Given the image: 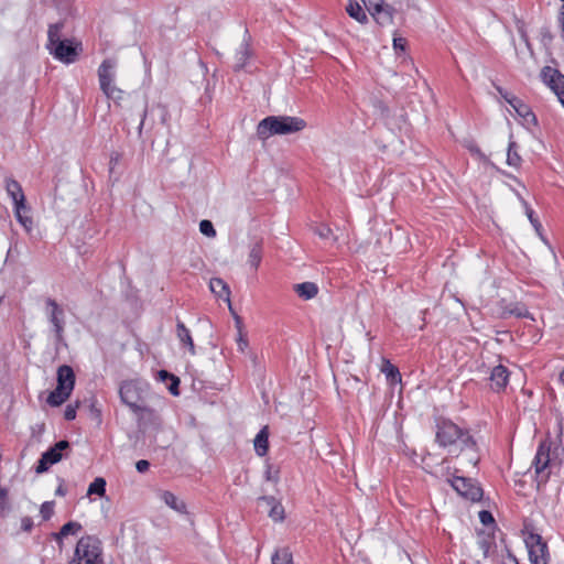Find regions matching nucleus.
Listing matches in <instances>:
<instances>
[{
	"instance_id": "1",
	"label": "nucleus",
	"mask_w": 564,
	"mask_h": 564,
	"mask_svg": "<svg viewBox=\"0 0 564 564\" xmlns=\"http://www.w3.org/2000/svg\"><path fill=\"white\" fill-rule=\"evenodd\" d=\"M436 442L441 447H447L449 453H466V459L473 466L479 462L476 452V442L469 435L468 431L462 430L452 421H441L437 423Z\"/></svg>"
},
{
	"instance_id": "2",
	"label": "nucleus",
	"mask_w": 564,
	"mask_h": 564,
	"mask_svg": "<svg viewBox=\"0 0 564 564\" xmlns=\"http://www.w3.org/2000/svg\"><path fill=\"white\" fill-rule=\"evenodd\" d=\"M305 127V120L300 117L270 116L258 123L257 135L264 141L275 134L285 135L302 131Z\"/></svg>"
},
{
	"instance_id": "3",
	"label": "nucleus",
	"mask_w": 564,
	"mask_h": 564,
	"mask_svg": "<svg viewBox=\"0 0 564 564\" xmlns=\"http://www.w3.org/2000/svg\"><path fill=\"white\" fill-rule=\"evenodd\" d=\"M149 384L143 381L129 380L121 383L119 395L121 401L139 417L152 415L153 410L145 405L144 400Z\"/></svg>"
},
{
	"instance_id": "4",
	"label": "nucleus",
	"mask_w": 564,
	"mask_h": 564,
	"mask_svg": "<svg viewBox=\"0 0 564 564\" xmlns=\"http://www.w3.org/2000/svg\"><path fill=\"white\" fill-rule=\"evenodd\" d=\"M75 386V373L72 367L67 365L59 366L57 369V386L47 397V403L51 406L63 404L72 394Z\"/></svg>"
},
{
	"instance_id": "5",
	"label": "nucleus",
	"mask_w": 564,
	"mask_h": 564,
	"mask_svg": "<svg viewBox=\"0 0 564 564\" xmlns=\"http://www.w3.org/2000/svg\"><path fill=\"white\" fill-rule=\"evenodd\" d=\"M69 564H102L100 542L93 536L80 538Z\"/></svg>"
},
{
	"instance_id": "6",
	"label": "nucleus",
	"mask_w": 564,
	"mask_h": 564,
	"mask_svg": "<svg viewBox=\"0 0 564 564\" xmlns=\"http://www.w3.org/2000/svg\"><path fill=\"white\" fill-rule=\"evenodd\" d=\"M117 61L113 58L105 59L98 68V79L101 91L113 100L122 98L123 91L118 88L113 82L116 77Z\"/></svg>"
},
{
	"instance_id": "7",
	"label": "nucleus",
	"mask_w": 564,
	"mask_h": 564,
	"mask_svg": "<svg viewBox=\"0 0 564 564\" xmlns=\"http://www.w3.org/2000/svg\"><path fill=\"white\" fill-rule=\"evenodd\" d=\"M361 1L375 21L381 26L391 25L395 14L400 11L395 6L388 3L386 0Z\"/></svg>"
},
{
	"instance_id": "8",
	"label": "nucleus",
	"mask_w": 564,
	"mask_h": 564,
	"mask_svg": "<svg viewBox=\"0 0 564 564\" xmlns=\"http://www.w3.org/2000/svg\"><path fill=\"white\" fill-rule=\"evenodd\" d=\"M45 313L53 327L55 344L58 346L64 343L65 312L54 299L47 297Z\"/></svg>"
},
{
	"instance_id": "9",
	"label": "nucleus",
	"mask_w": 564,
	"mask_h": 564,
	"mask_svg": "<svg viewBox=\"0 0 564 564\" xmlns=\"http://www.w3.org/2000/svg\"><path fill=\"white\" fill-rule=\"evenodd\" d=\"M83 52V45L75 39H64L48 52L55 59L64 64L75 63Z\"/></svg>"
},
{
	"instance_id": "10",
	"label": "nucleus",
	"mask_w": 564,
	"mask_h": 564,
	"mask_svg": "<svg viewBox=\"0 0 564 564\" xmlns=\"http://www.w3.org/2000/svg\"><path fill=\"white\" fill-rule=\"evenodd\" d=\"M70 444L68 441H59L53 447L44 452L35 468L36 474H43L48 470L50 466L62 460L63 457H67V451H69Z\"/></svg>"
},
{
	"instance_id": "11",
	"label": "nucleus",
	"mask_w": 564,
	"mask_h": 564,
	"mask_svg": "<svg viewBox=\"0 0 564 564\" xmlns=\"http://www.w3.org/2000/svg\"><path fill=\"white\" fill-rule=\"evenodd\" d=\"M529 551V558L531 564H547L549 551L546 543L538 533H529L524 540Z\"/></svg>"
},
{
	"instance_id": "12",
	"label": "nucleus",
	"mask_w": 564,
	"mask_h": 564,
	"mask_svg": "<svg viewBox=\"0 0 564 564\" xmlns=\"http://www.w3.org/2000/svg\"><path fill=\"white\" fill-rule=\"evenodd\" d=\"M451 482L457 494L466 499L479 501L482 497V489L470 478L455 476Z\"/></svg>"
},
{
	"instance_id": "13",
	"label": "nucleus",
	"mask_w": 564,
	"mask_h": 564,
	"mask_svg": "<svg viewBox=\"0 0 564 564\" xmlns=\"http://www.w3.org/2000/svg\"><path fill=\"white\" fill-rule=\"evenodd\" d=\"M540 76L564 106V75L551 66H545L542 68Z\"/></svg>"
},
{
	"instance_id": "14",
	"label": "nucleus",
	"mask_w": 564,
	"mask_h": 564,
	"mask_svg": "<svg viewBox=\"0 0 564 564\" xmlns=\"http://www.w3.org/2000/svg\"><path fill=\"white\" fill-rule=\"evenodd\" d=\"M552 462L551 445L547 442H542L533 460L535 474L542 481L547 479L549 473H546V468L552 464Z\"/></svg>"
},
{
	"instance_id": "15",
	"label": "nucleus",
	"mask_w": 564,
	"mask_h": 564,
	"mask_svg": "<svg viewBox=\"0 0 564 564\" xmlns=\"http://www.w3.org/2000/svg\"><path fill=\"white\" fill-rule=\"evenodd\" d=\"M258 501L265 503L270 508L268 516L272 519V521L282 522L284 520V507L279 500L275 499V497L261 496L258 498Z\"/></svg>"
},
{
	"instance_id": "16",
	"label": "nucleus",
	"mask_w": 564,
	"mask_h": 564,
	"mask_svg": "<svg viewBox=\"0 0 564 564\" xmlns=\"http://www.w3.org/2000/svg\"><path fill=\"white\" fill-rule=\"evenodd\" d=\"M509 376L510 373L505 366L494 367L490 373L491 389L496 392L502 391L509 382Z\"/></svg>"
},
{
	"instance_id": "17",
	"label": "nucleus",
	"mask_w": 564,
	"mask_h": 564,
	"mask_svg": "<svg viewBox=\"0 0 564 564\" xmlns=\"http://www.w3.org/2000/svg\"><path fill=\"white\" fill-rule=\"evenodd\" d=\"M65 28V22L63 20L52 23L47 29V42L45 44V48L50 52L51 48L56 46L58 42H63V30Z\"/></svg>"
},
{
	"instance_id": "18",
	"label": "nucleus",
	"mask_w": 564,
	"mask_h": 564,
	"mask_svg": "<svg viewBox=\"0 0 564 564\" xmlns=\"http://www.w3.org/2000/svg\"><path fill=\"white\" fill-rule=\"evenodd\" d=\"M209 289L210 291L218 296L219 299H224L231 310V303H230V290L228 284L220 278H213L209 281Z\"/></svg>"
},
{
	"instance_id": "19",
	"label": "nucleus",
	"mask_w": 564,
	"mask_h": 564,
	"mask_svg": "<svg viewBox=\"0 0 564 564\" xmlns=\"http://www.w3.org/2000/svg\"><path fill=\"white\" fill-rule=\"evenodd\" d=\"M6 189L8 195L12 198L14 207L18 205L23 206V204H25V196L19 182L8 178L6 181Z\"/></svg>"
},
{
	"instance_id": "20",
	"label": "nucleus",
	"mask_w": 564,
	"mask_h": 564,
	"mask_svg": "<svg viewBox=\"0 0 564 564\" xmlns=\"http://www.w3.org/2000/svg\"><path fill=\"white\" fill-rule=\"evenodd\" d=\"M509 105L514 109L517 115L521 118H523L527 121H534L535 116L520 98L516 96H510Z\"/></svg>"
},
{
	"instance_id": "21",
	"label": "nucleus",
	"mask_w": 564,
	"mask_h": 564,
	"mask_svg": "<svg viewBox=\"0 0 564 564\" xmlns=\"http://www.w3.org/2000/svg\"><path fill=\"white\" fill-rule=\"evenodd\" d=\"M502 318H507L509 316L516 317H529L530 313L524 307V305L520 303H508L502 305V311L500 313Z\"/></svg>"
},
{
	"instance_id": "22",
	"label": "nucleus",
	"mask_w": 564,
	"mask_h": 564,
	"mask_svg": "<svg viewBox=\"0 0 564 564\" xmlns=\"http://www.w3.org/2000/svg\"><path fill=\"white\" fill-rule=\"evenodd\" d=\"M176 336L180 341L188 348L189 352L195 355V345L191 332L181 321H177L176 323Z\"/></svg>"
},
{
	"instance_id": "23",
	"label": "nucleus",
	"mask_w": 564,
	"mask_h": 564,
	"mask_svg": "<svg viewBox=\"0 0 564 564\" xmlns=\"http://www.w3.org/2000/svg\"><path fill=\"white\" fill-rule=\"evenodd\" d=\"M346 12L350 18L355 19L357 22L361 24L368 22V17L364 8L357 0H348V3L346 6Z\"/></svg>"
},
{
	"instance_id": "24",
	"label": "nucleus",
	"mask_w": 564,
	"mask_h": 564,
	"mask_svg": "<svg viewBox=\"0 0 564 564\" xmlns=\"http://www.w3.org/2000/svg\"><path fill=\"white\" fill-rule=\"evenodd\" d=\"M294 292L303 300H312L318 293V288L314 282H303L294 285Z\"/></svg>"
},
{
	"instance_id": "25",
	"label": "nucleus",
	"mask_w": 564,
	"mask_h": 564,
	"mask_svg": "<svg viewBox=\"0 0 564 564\" xmlns=\"http://www.w3.org/2000/svg\"><path fill=\"white\" fill-rule=\"evenodd\" d=\"M269 432L268 426H264L260 430L254 438V451L259 456H264L268 453L269 448Z\"/></svg>"
},
{
	"instance_id": "26",
	"label": "nucleus",
	"mask_w": 564,
	"mask_h": 564,
	"mask_svg": "<svg viewBox=\"0 0 564 564\" xmlns=\"http://www.w3.org/2000/svg\"><path fill=\"white\" fill-rule=\"evenodd\" d=\"M161 499L173 510L185 513L186 512V505L184 501L180 500L173 492L171 491H163L161 494Z\"/></svg>"
},
{
	"instance_id": "27",
	"label": "nucleus",
	"mask_w": 564,
	"mask_h": 564,
	"mask_svg": "<svg viewBox=\"0 0 564 564\" xmlns=\"http://www.w3.org/2000/svg\"><path fill=\"white\" fill-rule=\"evenodd\" d=\"M249 57H250L249 44L246 41H243V42H241V44L236 53V57H235L236 62L234 65L235 70H240L241 68H243Z\"/></svg>"
},
{
	"instance_id": "28",
	"label": "nucleus",
	"mask_w": 564,
	"mask_h": 564,
	"mask_svg": "<svg viewBox=\"0 0 564 564\" xmlns=\"http://www.w3.org/2000/svg\"><path fill=\"white\" fill-rule=\"evenodd\" d=\"M262 259V242L256 241L251 247L248 256V263L253 270H257Z\"/></svg>"
},
{
	"instance_id": "29",
	"label": "nucleus",
	"mask_w": 564,
	"mask_h": 564,
	"mask_svg": "<svg viewBox=\"0 0 564 564\" xmlns=\"http://www.w3.org/2000/svg\"><path fill=\"white\" fill-rule=\"evenodd\" d=\"M381 371L386 375L387 380L391 384L401 382V373L399 369L392 365L389 360H384Z\"/></svg>"
},
{
	"instance_id": "30",
	"label": "nucleus",
	"mask_w": 564,
	"mask_h": 564,
	"mask_svg": "<svg viewBox=\"0 0 564 564\" xmlns=\"http://www.w3.org/2000/svg\"><path fill=\"white\" fill-rule=\"evenodd\" d=\"M272 564H293V555L289 547H280L271 556Z\"/></svg>"
},
{
	"instance_id": "31",
	"label": "nucleus",
	"mask_w": 564,
	"mask_h": 564,
	"mask_svg": "<svg viewBox=\"0 0 564 564\" xmlns=\"http://www.w3.org/2000/svg\"><path fill=\"white\" fill-rule=\"evenodd\" d=\"M507 163L513 167H518L521 163V158L518 153V145L512 140H510L508 144Z\"/></svg>"
},
{
	"instance_id": "32",
	"label": "nucleus",
	"mask_w": 564,
	"mask_h": 564,
	"mask_svg": "<svg viewBox=\"0 0 564 564\" xmlns=\"http://www.w3.org/2000/svg\"><path fill=\"white\" fill-rule=\"evenodd\" d=\"M82 530V525L78 522H67L65 523L58 533H55L54 536L56 540H62L63 538L69 535V534H76Z\"/></svg>"
},
{
	"instance_id": "33",
	"label": "nucleus",
	"mask_w": 564,
	"mask_h": 564,
	"mask_svg": "<svg viewBox=\"0 0 564 564\" xmlns=\"http://www.w3.org/2000/svg\"><path fill=\"white\" fill-rule=\"evenodd\" d=\"M106 492V480L101 477L95 478V480L88 487V495H98L99 497L105 496Z\"/></svg>"
},
{
	"instance_id": "34",
	"label": "nucleus",
	"mask_w": 564,
	"mask_h": 564,
	"mask_svg": "<svg viewBox=\"0 0 564 564\" xmlns=\"http://www.w3.org/2000/svg\"><path fill=\"white\" fill-rule=\"evenodd\" d=\"M25 209V204L23 206L18 205L14 207L15 217L19 220V223L28 230L30 231L32 228V219L28 216H23L22 212Z\"/></svg>"
},
{
	"instance_id": "35",
	"label": "nucleus",
	"mask_w": 564,
	"mask_h": 564,
	"mask_svg": "<svg viewBox=\"0 0 564 564\" xmlns=\"http://www.w3.org/2000/svg\"><path fill=\"white\" fill-rule=\"evenodd\" d=\"M315 234L324 240H333L336 241V237L333 234V230L325 224H321L315 228Z\"/></svg>"
},
{
	"instance_id": "36",
	"label": "nucleus",
	"mask_w": 564,
	"mask_h": 564,
	"mask_svg": "<svg viewBox=\"0 0 564 564\" xmlns=\"http://www.w3.org/2000/svg\"><path fill=\"white\" fill-rule=\"evenodd\" d=\"M54 513V501H45L40 508V514L43 520H50Z\"/></svg>"
},
{
	"instance_id": "37",
	"label": "nucleus",
	"mask_w": 564,
	"mask_h": 564,
	"mask_svg": "<svg viewBox=\"0 0 564 564\" xmlns=\"http://www.w3.org/2000/svg\"><path fill=\"white\" fill-rule=\"evenodd\" d=\"M199 230L203 235L214 238L216 236V230L214 228V225L209 220H202L199 223Z\"/></svg>"
},
{
	"instance_id": "38",
	"label": "nucleus",
	"mask_w": 564,
	"mask_h": 564,
	"mask_svg": "<svg viewBox=\"0 0 564 564\" xmlns=\"http://www.w3.org/2000/svg\"><path fill=\"white\" fill-rule=\"evenodd\" d=\"M57 10L65 15L72 13V0H54Z\"/></svg>"
},
{
	"instance_id": "39",
	"label": "nucleus",
	"mask_w": 564,
	"mask_h": 564,
	"mask_svg": "<svg viewBox=\"0 0 564 564\" xmlns=\"http://www.w3.org/2000/svg\"><path fill=\"white\" fill-rule=\"evenodd\" d=\"M0 510L2 512L10 510L8 489L4 487H0Z\"/></svg>"
},
{
	"instance_id": "40",
	"label": "nucleus",
	"mask_w": 564,
	"mask_h": 564,
	"mask_svg": "<svg viewBox=\"0 0 564 564\" xmlns=\"http://www.w3.org/2000/svg\"><path fill=\"white\" fill-rule=\"evenodd\" d=\"M406 47V40L394 35L393 37V48L397 53H404Z\"/></svg>"
},
{
	"instance_id": "41",
	"label": "nucleus",
	"mask_w": 564,
	"mask_h": 564,
	"mask_svg": "<svg viewBox=\"0 0 564 564\" xmlns=\"http://www.w3.org/2000/svg\"><path fill=\"white\" fill-rule=\"evenodd\" d=\"M79 402H76L75 404H68L64 411V417L67 421H72L76 417V409L78 408Z\"/></svg>"
},
{
	"instance_id": "42",
	"label": "nucleus",
	"mask_w": 564,
	"mask_h": 564,
	"mask_svg": "<svg viewBox=\"0 0 564 564\" xmlns=\"http://www.w3.org/2000/svg\"><path fill=\"white\" fill-rule=\"evenodd\" d=\"M238 350L241 352H246L249 346L248 339L242 335L239 330V336L237 338Z\"/></svg>"
},
{
	"instance_id": "43",
	"label": "nucleus",
	"mask_w": 564,
	"mask_h": 564,
	"mask_svg": "<svg viewBox=\"0 0 564 564\" xmlns=\"http://www.w3.org/2000/svg\"><path fill=\"white\" fill-rule=\"evenodd\" d=\"M479 520L485 525L495 522V519H494L491 512H489L487 510H482V511L479 512Z\"/></svg>"
},
{
	"instance_id": "44",
	"label": "nucleus",
	"mask_w": 564,
	"mask_h": 564,
	"mask_svg": "<svg viewBox=\"0 0 564 564\" xmlns=\"http://www.w3.org/2000/svg\"><path fill=\"white\" fill-rule=\"evenodd\" d=\"M527 215H528V218H529L530 223L535 228V230L538 232H540L542 226H541L540 221L534 217L533 210L531 208H529V207H527Z\"/></svg>"
},
{
	"instance_id": "45",
	"label": "nucleus",
	"mask_w": 564,
	"mask_h": 564,
	"mask_svg": "<svg viewBox=\"0 0 564 564\" xmlns=\"http://www.w3.org/2000/svg\"><path fill=\"white\" fill-rule=\"evenodd\" d=\"M264 478L267 481H273V482H276L278 481V471H273L272 470V466L271 465H268L267 466V470L264 473Z\"/></svg>"
},
{
	"instance_id": "46",
	"label": "nucleus",
	"mask_w": 564,
	"mask_h": 564,
	"mask_svg": "<svg viewBox=\"0 0 564 564\" xmlns=\"http://www.w3.org/2000/svg\"><path fill=\"white\" fill-rule=\"evenodd\" d=\"M178 384H180V379L174 376L172 379H171V384L169 386V391L173 394V395H178L180 394V391H178Z\"/></svg>"
},
{
	"instance_id": "47",
	"label": "nucleus",
	"mask_w": 564,
	"mask_h": 564,
	"mask_svg": "<svg viewBox=\"0 0 564 564\" xmlns=\"http://www.w3.org/2000/svg\"><path fill=\"white\" fill-rule=\"evenodd\" d=\"M21 528H22V530H24L26 532L31 531L32 528H33L32 519L30 517L22 518V520H21Z\"/></svg>"
},
{
	"instance_id": "48",
	"label": "nucleus",
	"mask_w": 564,
	"mask_h": 564,
	"mask_svg": "<svg viewBox=\"0 0 564 564\" xmlns=\"http://www.w3.org/2000/svg\"><path fill=\"white\" fill-rule=\"evenodd\" d=\"M150 467V463L145 459H140L135 464V468L139 473H145Z\"/></svg>"
},
{
	"instance_id": "49",
	"label": "nucleus",
	"mask_w": 564,
	"mask_h": 564,
	"mask_svg": "<svg viewBox=\"0 0 564 564\" xmlns=\"http://www.w3.org/2000/svg\"><path fill=\"white\" fill-rule=\"evenodd\" d=\"M147 112H148L147 104H144V107H143V110H142V115H141V120H140V123H139V127H138V134H139V137L142 134V129H143V126H144V120L147 118Z\"/></svg>"
},
{
	"instance_id": "50",
	"label": "nucleus",
	"mask_w": 564,
	"mask_h": 564,
	"mask_svg": "<svg viewBox=\"0 0 564 564\" xmlns=\"http://www.w3.org/2000/svg\"><path fill=\"white\" fill-rule=\"evenodd\" d=\"M174 377V375L167 372L166 370H160L159 371V378L162 381L171 380Z\"/></svg>"
},
{
	"instance_id": "51",
	"label": "nucleus",
	"mask_w": 564,
	"mask_h": 564,
	"mask_svg": "<svg viewBox=\"0 0 564 564\" xmlns=\"http://www.w3.org/2000/svg\"><path fill=\"white\" fill-rule=\"evenodd\" d=\"M497 90L501 95V97L509 104L510 96H513V95L505 91L501 87H497Z\"/></svg>"
},
{
	"instance_id": "52",
	"label": "nucleus",
	"mask_w": 564,
	"mask_h": 564,
	"mask_svg": "<svg viewBox=\"0 0 564 564\" xmlns=\"http://www.w3.org/2000/svg\"><path fill=\"white\" fill-rule=\"evenodd\" d=\"M497 90L501 95V97L509 104L510 96H513V95L505 91L501 87H497Z\"/></svg>"
},
{
	"instance_id": "53",
	"label": "nucleus",
	"mask_w": 564,
	"mask_h": 564,
	"mask_svg": "<svg viewBox=\"0 0 564 564\" xmlns=\"http://www.w3.org/2000/svg\"><path fill=\"white\" fill-rule=\"evenodd\" d=\"M55 494H56L57 496H62V497L66 495V489H65V487H64V485H63V481H62V482L59 484V486L57 487V489H56Z\"/></svg>"
},
{
	"instance_id": "54",
	"label": "nucleus",
	"mask_w": 564,
	"mask_h": 564,
	"mask_svg": "<svg viewBox=\"0 0 564 564\" xmlns=\"http://www.w3.org/2000/svg\"><path fill=\"white\" fill-rule=\"evenodd\" d=\"M560 380L564 383V369L560 373Z\"/></svg>"
},
{
	"instance_id": "55",
	"label": "nucleus",
	"mask_w": 564,
	"mask_h": 564,
	"mask_svg": "<svg viewBox=\"0 0 564 564\" xmlns=\"http://www.w3.org/2000/svg\"><path fill=\"white\" fill-rule=\"evenodd\" d=\"M117 161H118V154L116 155V158L111 156V163L117 162Z\"/></svg>"
},
{
	"instance_id": "56",
	"label": "nucleus",
	"mask_w": 564,
	"mask_h": 564,
	"mask_svg": "<svg viewBox=\"0 0 564 564\" xmlns=\"http://www.w3.org/2000/svg\"><path fill=\"white\" fill-rule=\"evenodd\" d=\"M90 406H91V410H94V406H95L94 400H91Z\"/></svg>"
},
{
	"instance_id": "57",
	"label": "nucleus",
	"mask_w": 564,
	"mask_h": 564,
	"mask_svg": "<svg viewBox=\"0 0 564 564\" xmlns=\"http://www.w3.org/2000/svg\"><path fill=\"white\" fill-rule=\"evenodd\" d=\"M96 412V416H100V412L98 410L95 411Z\"/></svg>"
},
{
	"instance_id": "58",
	"label": "nucleus",
	"mask_w": 564,
	"mask_h": 564,
	"mask_svg": "<svg viewBox=\"0 0 564 564\" xmlns=\"http://www.w3.org/2000/svg\"><path fill=\"white\" fill-rule=\"evenodd\" d=\"M564 2V0H562Z\"/></svg>"
},
{
	"instance_id": "59",
	"label": "nucleus",
	"mask_w": 564,
	"mask_h": 564,
	"mask_svg": "<svg viewBox=\"0 0 564 564\" xmlns=\"http://www.w3.org/2000/svg\"><path fill=\"white\" fill-rule=\"evenodd\" d=\"M518 564V563H517Z\"/></svg>"
}]
</instances>
